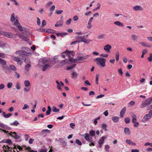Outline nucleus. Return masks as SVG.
Here are the masks:
<instances>
[{
    "label": "nucleus",
    "mask_w": 152,
    "mask_h": 152,
    "mask_svg": "<svg viewBox=\"0 0 152 152\" xmlns=\"http://www.w3.org/2000/svg\"><path fill=\"white\" fill-rule=\"evenodd\" d=\"M148 106V110H150L152 109V97H150L143 102L141 104L140 107L143 108Z\"/></svg>",
    "instance_id": "1"
},
{
    "label": "nucleus",
    "mask_w": 152,
    "mask_h": 152,
    "mask_svg": "<svg viewBox=\"0 0 152 152\" xmlns=\"http://www.w3.org/2000/svg\"><path fill=\"white\" fill-rule=\"evenodd\" d=\"M95 134V131L92 130L90 131L89 134L86 133L83 135L85 139L89 142H92L93 141L92 137L94 136Z\"/></svg>",
    "instance_id": "2"
},
{
    "label": "nucleus",
    "mask_w": 152,
    "mask_h": 152,
    "mask_svg": "<svg viewBox=\"0 0 152 152\" xmlns=\"http://www.w3.org/2000/svg\"><path fill=\"white\" fill-rule=\"evenodd\" d=\"M96 61L97 64L100 66L104 67L105 66L106 60L105 58H97L95 60Z\"/></svg>",
    "instance_id": "3"
},
{
    "label": "nucleus",
    "mask_w": 152,
    "mask_h": 152,
    "mask_svg": "<svg viewBox=\"0 0 152 152\" xmlns=\"http://www.w3.org/2000/svg\"><path fill=\"white\" fill-rule=\"evenodd\" d=\"M28 32L26 31H23L22 34H18L19 37L23 40L27 42L30 41L29 39L26 37Z\"/></svg>",
    "instance_id": "4"
},
{
    "label": "nucleus",
    "mask_w": 152,
    "mask_h": 152,
    "mask_svg": "<svg viewBox=\"0 0 152 152\" xmlns=\"http://www.w3.org/2000/svg\"><path fill=\"white\" fill-rule=\"evenodd\" d=\"M27 53L24 51H22V53L20 55V57L21 59L23 60L26 63L27 62L26 61H27L28 62L29 61V59L27 55Z\"/></svg>",
    "instance_id": "5"
},
{
    "label": "nucleus",
    "mask_w": 152,
    "mask_h": 152,
    "mask_svg": "<svg viewBox=\"0 0 152 152\" xmlns=\"http://www.w3.org/2000/svg\"><path fill=\"white\" fill-rule=\"evenodd\" d=\"M50 132V131L47 129H43L39 133V134L40 136L45 137H46L47 133Z\"/></svg>",
    "instance_id": "6"
},
{
    "label": "nucleus",
    "mask_w": 152,
    "mask_h": 152,
    "mask_svg": "<svg viewBox=\"0 0 152 152\" xmlns=\"http://www.w3.org/2000/svg\"><path fill=\"white\" fill-rule=\"evenodd\" d=\"M3 33V35L9 38H13L16 37V35L11 33L4 32Z\"/></svg>",
    "instance_id": "7"
},
{
    "label": "nucleus",
    "mask_w": 152,
    "mask_h": 152,
    "mask_svg": "<svg viewBox=\"0 0 152 152\" xmlns=\"http://www.w3.org/2000/svg\"><path fill=\"white\" fill-rule=\"evenodd\" d=\"M58 61V60L57 56H55L53 57L50 60V65L53 66Z\"/></svg>",
    "instance_id": "8"
},
{
    "label": "nucleus",
    "mask_w": 152,
    "mask_h": 152,
    "mask_svg": "<svg viewBox=\"0 0 152 152\" xmlns=\"http://www.w3.org/2000/svg\"><path fill=\"white\" fill-rule=\"evenodd\" d=\"M64 53H66V56H68L69 58L71 56V55L72 56H74L75 55V53L73 51H69L68 50H66Z\"/></svg>",
    "instance_id": "9"
},
{
    "label": "nucleus",
    "mask_w": 152,
    "mask_h": 152,
    "mask_svg": "<svg viewBox=\"0 0 152 152\" xmlns=\"http://www.w3.org/2000/svg\"><path fill=\"white\" fill-rule=\"evenodd\" d=\"M14 25L17 26V28L20 31H23V28L21 25L20 24L18 20H16L14 23Z\"/></svg>",
    "instance_id": "10"
},
{
    "label": "nucleus",
    "mask_w": 152,
    "mask_h": 152,
    "mask_svg": "<svg viewBox=\"0 0 152 152\" xmlns=\"http://www.w3.org/2000/svg\"><path fill=\"white\" fill-rule=\"evenodd\" d=\"M151 118V116L147 114L143 117L142 119V121L144 122H145L148 121Z\"/></svg>",
    "instance_id": "11"
},
{
    "label": "nucleus",
    "mask_w": 152,
    "mask_h": 152,
    "mask_svg": "<svg viewBox=\"0 0 152 152\" xmlns=\"http://www.w3.org/2000/svg\"><path fill=\"white\" fill-rule=\"evenodd\" d=\"M111 48L112 47L111 45L107 44L104 46V49L105 50L107 53H109L110 52V50Z\"/></svg>",
    "instance_id": "12"
},
{
    "label": "nucleus",
    "mask_w": 152,
    "mask_h": 152,
    "mask_svg": "<svg viewBox=\"0 0 152 152\" xmlns=\"http://www.w3.org/2000/svg\"><path fill=\"white\" fill-rule=\"evenodd\" d=\"M78 74L75 71H73L71 74V77L73 79L77 78L78 76Z\"/></svg>",
    "instance_id": "13"
},
{
    "label": "nucleus",
    "mask_w": 152,
    "mask_h": 152,
    "mask_svg": "<svg viewBox=\"0 0 152 152\" xmlns=\"http://www.w3.org/2000/svg\"><path fill=\"white\" fill-rule=\"evenodd\" d=\"M10 135L13 137L14 136V138L16 139H19L20 137V136L17 135V133L15 132H11L10 133Z\"/></svg>",
    "instance_id": "14"
},
{
    "label": "nucleus",
    "mask_w": 152,
    "mask_h": 152,
    "mask_svg": "<svg viewBox=\"0 0 152 152\" xmlns=\"http://www.w3.org/2000/svg\"><path fill=\"white\" fill-rule=\"evenodd\" d=\"M133 9L135 11L140 10H143L142 7L140 5H137L133 7Z\"/></svg>",
    "instance_id": "15"
},
{
    "label": "nucleus",
    "mask_w": 152,
    "mask_h": 152,
    "mask_svg": "<svg viewBox=\"0 0 152 152\" xmlns=\"http://www.w3.org/2000/svg\"><path fill=\"white\" fill-rule=\"evenodd\" d=\"M13 60L14 61L18 62V64H19L20 65H21L22 64L23 61L20 60L19 58L14 57L13 58Z\"/></svg>",
    "instance_id": "16"
},
{
    "label": "nucleus",
    "mask_w": 152,
    "mask_h": 152,
    "mask_svg": "<svg viewBox=\"0 0 152 152\" xmlns=\"http://www.w3.org/2000/svg\"><path fill=\"white\" fill-rule=\"evenodd\" d=\"M126 107H124L121 110L120 113V117L122 118L123 117L125 113L126 110Z\"/></svg>",
    "instance_id": "17"
},
{
    "label": "nucleus",
    "mask_w": 152,
    "mask_h": 152,
    "mask_svg": "<svg viewBox=\"0 0 152 152\" xmlns=\"http://www.w3.org/2000/svg\"><path fill=\"white\" fill-rule=\"evenodd\" d=\"M88 56H78L77 57V59L78 60L83 61L87 59Z\"/></svg>",
    "instance_id": "18"
},
{
    "label": "nucleus",
    "mask_w": 152,
    "mask_h": 152,
    "mask_svg": "<svg viewBox=\"0 0 152 152\" xmlns=\"http://www.w3.org/2000/svg\"><path fill=\"white\" fill-rule=\"evenodd\" d=\"M31 67V65L30 64H27L25 66V69L26 71V73L27 74V73H28V72Z\"/></svg>",
    "instance_id": "19"
},
{
    "label": "nucleus",
    "mask_w": 152,
    "mask_h": 152,
    "mask_svg": "<svg viewBox=\"0 0 152 152\" xmlns=\"http://www.w3.org/2000/svg\"><path fill=\"white\" fill-rule=\"evenodd\" d=\"M63 23L62 20L57 21L55 25V27H58L61 26L63 25Z\"/></svg>",
    "instance_id": "20"
},
{
    "label": "nucleus",
    "mask_w": 152,
    "mask_h": 152,
    "mask_svg": "<svg viewBox=\"0 0 152 152\" xmlns=\"http://www.w3.org/2000/svg\"><path fill=\"white\" fill-rule=\"evenodd\" d=\"M52 66V65L50 64H47L43 66L42 69V71H45L47 68L49 67L50 68Z\"/></svg>",
    "instance_id": "21"
},
{
    "label": "nucleus",
    "mask_w": 152,
    "mask_h": 152,
    "mask_svg": "<svg viewBox=\"0 0 152 152\" xmlns=\"http://www.w3.org/2000/svg\"><path fill=\"white\" fill-rule=\"evenodd\" d=\"M114 23L119 26L123 27L124 26L123 24L119 21H115L114 22Z\"/></svg>",
    "instance_id": "22"
},
{
    "label": "nucleus",
    "mask_w": 152,
    "mask_h": 152,
    "mask_svg": "<svg viewBox=\"0 0 152 152\" xmlns=\"http://www.w3.org/2000/svg\"><path fill=\"white\" fill-rule=\"evenodd\" d=\"M111 119L115 123H117L119 121V118L117 116H114Z\"/></svg>",
    "instance_id": "23"
},
{
    "label": "nucleus",
    "mask_w": 152,
    "mask_h": 152,
    "mask_svg": "<svg viewBox=\"0 0 152 152\" xmlns=\"http://www.w3.org/2000/svg\"><path fill=\"white\" fill-rule=\"evenodd\" d=\"M24 84L25 86L26 87L28 88L29 87L30 83V82L28 80H26L24 82Z\"/></svg>",
    "instance_id": "24"
},
{
    "label": "nucleus",
    "mask_w": 152,
    "mask_h": 152,
    "mask_svg": "<svg viewBox=\"0 0 152 152\" xmlns=\"http://www.w3.org/2000/svg\"><path fill=\"white\" fill-rule=\"evenodd\" d=\"M106 138L105 136L102 137L99 140L98 143L99 144H102L104 143V140Z\"/></svg>",
    "instance_id": "25"
},
{
    "label": "nucleus",
    "mask_w": 152,
    "mask_h": 152,
    "mask_svg": "<svg viewBox=\"0 0 152 152\" xmlns=\"http://www.w3.org/2000/svg\"><path fill=\"white\" fill-rule=\"evenodd\" d=\"M124 132L126 134H130L129 129L128 127H125L124 129Z\"/></svg>",
    "instance_id": "26"
},
{
    "label": "nucleus",
    "mask_w": 152,
    "mask_h": 152,
    "mask_svg": "<svg viewBox=\"0 0 152 152\" xmlns=\"http://www.w3.org/2000/svg\"><path fill=\"white\" fill-rule=\"evenodd\" d=\"M19 124V123L16 120L15 121L13 122L10 123V125L12 126H17Z\"/></svg>",
    "instance_id": "27"
},
{
    "label": "nucleus",
    "mask_w": 152,
    "mask_h": 152,
    "mask_svg": "<svg viewBox=\"0 0 152 152\" xmlns=\"http://www.w3.org/2000/svg\"><path fill=\"white\" fill-rule=\"evenodd\" d=\"M87 40L84 37H81V41H78V42H82L85 43H88L91 40H89L88 42H87Z\"/></svg>",
    "instance_id": "28"
},
{
    "label": "nucleus",
    "mask_w": 152,
    "mask_h": 152,
    "mask_svg": "<svg viewBox=\"0 0 152 152\" xmlns=\"http://www.w3.org/2000/svg\"><path fill=\"white\" fill-rule=\"evenodd\" d=\"M78 60L77 59V57L76 58L73 59L72 58H71L69 59V61L71 62L72 63H76L77 62V61Z\"/></svg>",
    "instance_id": "29"
},
{
    "label": "nucleus",
    "mask_w": 152,
    "mask_h": 152,
    "mask_svg": "<svg viewBox=\"0 0 152 152\" xmlns=\"http://www.w3.org/2000/svg\"><path fill=\"white\" fill-rule=\"evenodd\" d=\"M101 128L105 131H107V125L105 124H102L101 125Z\"/></svg>",
    "instance_id": "30"
},
{
    "label": "nucleus",
    "mask_w": 152,
    "mask_h": 152,
    "mask_svg": "<svg viewBox=\"0 0 152 152\" xmlns=\"http://www.w3.org/2000/svg\"><path fill=\"white\" fill-rule=\"evenodd\" d=\"M39 61L40 62L43 64H45L47 61L45 58H43L42 59H40Z\"/></svg>",
    "instance_id": "31"
},
{
    "label": "nucleus",
    "mask_w": 152,
    "mask_h": 152,
    "mask_svg": "<svg viewBox=\"0 0 152 152\" xmlns=\"http://www.w3.org/2000/svg\"><path fill=\"white\" fill-rule=\"evenodd\" d=\"M52 111L55 113H57L59 112L60 110L59 109L53 106L52 107Z\"/></svg>",
    "instance_id": "32"
},
{
    "label": "nucleus",
    "mask_w": 152,
    "mask_h": 152,
    "mask_svg": "<svg viewBox=\"0 0 152 152\" xmlns=\"http://www.w3.org/2000/svg\"><path fill=\"white\" fill-rule=\"evenodd\" d=\"M76 66V64H72L70 66L67 67L66 68L67 70H69L71 69H73L74 67H75Z\"/></svg>",
    "instance_id": "33"
},
{
    "label": "nucleus",
    "mask_w": 152,
    "mask_h": 152,
    "mask_svg": "<svg viewBox=\"0 0 152 152\" xmlns=\"http://www.w3.org/2000/svg\"><path fill=\"white\" fill-rule=\"evenodd\" d=\"M66 59H65L61 61L59 63L60 65L61 66H63L65 65L66 63Z\"/></svg>",
    "instance_id": "34"
},
{
    "label": "nucleus",
    "mask_w": 152,
    "mask_h": 152,
    "mask_svg": "<svg viewBox=\"0 0 152 152\" xmlns=\"http://www.w3.org/2000/svg\"><path fill=\"white\" fill-rule=\"evenodd\" d=\"M0 63L1 64L3 65H7V63L6 61L1 58L0 60Z\"/></svg>",
    "instance_id": "35"
},
{
    "label": "nucleus",
    "mask_w": 152,
    "mask_h": 152,
    "mask_svg": "<svg viewBox=\"0 0 152 152\" xmlns=\"http://www.w3.org/2000/svg\"><path fill=\"white\" fill-rule=\"evenodd\" d=\"M15 14L14 13H13L12 14L11 18L10 19V21L12 22L15 21Z\"/></svg>",
    "instance_id": "36"
},
{
    "label": "nucleus",
    "mask_w": 152,
    "mask_h": 152,
    "mask_svg": "<svg viewBox=\"0 0 152 152\" xmlns=\"http://www.w3.org/2000/svg\"><path fill=\"white\" fill-rule=\"evenodd\" d=\"M116 61H118L119 59V53L118 52H117L115 54Z\"/></svg>",
    "instance_id": "37"
},
{
    "label": "nucleus",
    "mask_w": 152,
    "mask_h": 152,
    "mask_svg": "<svg viewBox=\"0 0 152 152\" xmlns=\"http://www.w3.org/2000/svg\"><path fill=\"white\" fill-rule=\"evenodd\" d=\"M10 69L12 71H15L16 70V67L14 65H11L10 66Z\"/></svg>",
    "instance_id": "38"
},
{
    "label": "nucleus",
    "mask_w": 152,
    "mask_h": 152,
    "mask_svg": "<svg viewBox=\"0 0 152 152\" xmlns=\"http://www.w3.org/2000/svg\"><path fill=\"white\" fill-rule=\"evenodd\" d=\"M132 37V38L134 40H137L138 38L137 36H136L135 34H133L131 35Z\"/></svg>",
    "instance_id": "39"
},
{
    "label": "nucleus",
    "mask_w": 152,
    "mask_h": 152,
    "mask_svg": "<svg viewBox=\"0 0 152 152\" xmlns=\"http://www.w3.org/2000/svg\"><path fill=\"white\" fill-rule=\"evenodd\" d=\"M48 33H56V31L55 30H52L50 29H48Z\"/></svg>",
    "instance_id": "40"
},
{
    "label": "nucleus",
    "mask_w": 152,
    "mask_h": 152,
    "mask_svg": "<svg viewBox=\"0 0 152 152\" xmlns=\"http://www.w3.org/2000/svg\"><path fill=\"white\" fill-rule=\"evenodd\" d=\"M55 5H53L50 7L49 9V10L50 11H53L55 10Z\"/></svg>",
    "instance_id": "41"
},
{
    "label": "nucleus",
    "mask_w": 152,
    "mask_h": 152,
    "mask_svg": "<svg viewBox=\"0 0 152 152\" xmlns=\"http://www.w3.org/2000/svg\"><path fill=\"white\" fill-rule=\"evenodd\" d=\"M124 121L125 123L126 124H128L130 122V119L129 118H126L124 119Z\"/></svg>",
    "instance_id": "42"
},
{
    "label": "nucleus",
    "mask_w": 152,
    "mask_h": 152,
    "mask_svg": "<svg viewBox=\"0 0 152 152\" xmlns=\"http://www.w3.org/2000/svg\"><path fill=\"white\" fill-rule=\"evenodd\" d=\"M148 59L150 62L152 61V53L150 54L148 58Z\"/></svg>",
    "instance_id": "43"
},
{
    "label": "nucleus",
    "mask_w": 152,
    "mask_h": 152,
    "mask_svg": "<svg viewBox=\"0 0 152 152\" xmlns=\"http://www.w3.org/2000/svg\"><path fill=\"white\" fill-rule=\"evenodd\" d=\"M6 143L9 144H12V141L10 139H7L6 140Z\"/></svg>",
    "instance_id": "44"
},
{
    "label": "nucleus",
    "mask_w": 152,
    "mask_h": 152,
    "mask_svg": "<svg viewBox=\"0 0 152 152\" xmlns=\"http://www.w3.org/2000/svg\"><path fill=\"white\" fill-rule=\"evenodd\" d=\"M29 108V107L28 105L27 104H25L24 105L23 107L22 108L23 110H25L26 109H28Z\"/></svg>",
    "instance_id": "45"
},
{
    "label": "nucleus",
    "mask_w": 152,
    "mask_h": 152,
    "mask_svg": "<svg viewBox=\"0 0 152 152\" xmlns=\"http://www.w3.org/2000/svg\"><path fill=\"white\" fill-rule=\"evenodd\" d=\"M105 36V35L104 34H102L101 35H99V36L98 37V38L99 39H102L104 38V36Z\"/></svg>",
    "instance_id": "46"
},
{
    "label": "nucleus",
    "mask_w": 152,
    "mask_h": 152,
    "mask_svg": "<svg viewBox=\"0 0 152 152\" xmlns=\"http://www.w3.org/2000/svg\"><path fill=\"white\" fill-rule=\"evenodd\" d=\"M75 142L79 145H80L82 144V143L78 139H76L75 140Z\"/></svg>",
    "instance_id": "47"
},
{
    "label": "nucleus",
    "mask_w": 152,
    "mask_h": 152,
    "mask_svg": "<svg viewBox=\"0 0 152 152\" xmlns=\"http://www.w3.org/2000/svg\"><path fill=\"white\" fill-rule=\"evenodd\" d=\"M46 25V22L45 20H43L42 22V25L41 26L42 27H44Z\"/></svg>",
    "instance_id": "48"
},
{
    "label": "nucleus",
    "mask_w": 152,
    "mask_h": 152,
    "mask_svg": "<svg viewBox=\"0 0 152 152\" xmlns=\"http://www.w3.org/2000/svg\"><path fill=\"white\" fill-rule=\"evenodd\" d=\"M12 115V114L11 113H9L7 114L6 115H4V118H7L11 116Z\"/></svg>",
    "instance_id": "49"
},
{
    "label": "nucleus",
    "mask_w": 152,
    "mask_h": 152,
    "mask_svg": "<svg viewBox=\"0 0 152 152\" xmlns=\"http://www.w3.org/2000/svg\"><path fill=\"white\" fill-rule=\"evenodd\" d=\"M23 50H18L15 53L16 54H19V56H20V54H21L22 53V51Z\"/></svg>",
    "instance_id": "50"
},
{
    "label": "nucleus",
    "mask_w": 152,
    "mask_h": 152,
    "mask_svg": "<svg viewBox=\"0 0 152 152\" xmlns=\"http://www.w3.org/2000/svg\"><path fill=\"white\" fill-rule=\"evenodd\" d=\"M130 114L131 116L133 118H136V115L133 113L131 112L130 113Z\"/></svg>",
    "instance_id": "51"
},
{
    "label": "nucleus",
    "mask_w": 152,
    "mask_h": 152,
    "mask_svg": "<svg viewBox=\"0 0 152 152\" xmlns=\"http://www.w3.org/2000/svg\"><path fill=\"white\" fill-rule=\"evenodd\" d=\"M72 19L71 18L69 19L68 20L66 21V25H69L72 21Z\"/></svg>",
    "instance_id": "52"
},
{
    "label": "nucleus",
    "mask_w": 152,
    "mask_h": 152,
    "mask_svg": "<svg viewBox=\"0 0 152 152\" xmlns=\"http://www.w3.org/2000/svg\"><path fill=\"white\" fill-rule=\"evenodd\" d=\"M63 12L62 10H57L56 12V13L58 15H59L61 14Z\"/></svg>",
    "instance_id": "53"
},
{
    "label": "nucleus",
    "mask_w": 152,
    "mask_h": 152,
    "mask_svg": "<svg viewBox=\"0 0 152 152\" xmlns=\"http://www.w3.org/2000/svg\"><path fill=\"white\" fill-rule=\"evenodd\" d=\"M15 75H14L15 77H17V78H19L20 77L19 74L17 73L16 72H15Z\"/></svg>",
    "instance_id": "54"
},
{
    "label": "nucleus",
    "mask_w": 152,
    "mask_h": 152,
    "mask_svg": "<svg viewBox=\"0 0 152 152\" xmlns=\"http://www.w3.org/2000/svg\"><path fill=\"white\" fill-rule=\"evenodd\" d=\"M12 83H9L7 84V86L8 88H10L12 86Z\"/></svg>",
    "instance_id": "55"
},
{
    "label": "nucleus",
    "mask_w": 152,
    "mask_h": 152,
    "mask_svg": "<svg viewBox=\"0 0 152 152\" xmlns=\"http://www.w3.org/2000/svg\"><path fill=\"white\" fill-rule=\"evenodd\" d=\"M75 126V124L74 123H71L70 124V127L73 129L74 128Z\"/></svg>",
    "instance_id": "56"
},
{
    "label": "nucleus",
    "mask_w": 152,
    "mask_h": 152,
    "mask_svg": "<svg viewBox=\"0 0 152 152\" xmlns=\"http://www.w3.org/2000/svg\"><path fill=\"white\" fill-rule=\"evenodd\" d=\"M66 56V53H64V52L62 53L60 55V56L64 58H65Z\"/></svg>",
    "instance_id": "57"
},
{
    "label": "nucleus",
    "mask_w": 152,
    "mask_h": 152,
    "mask_svg": "<svg viewBox=\"0 0 152 152\" xmlns=\"http://www.w3.org/2000/svg\"><path fill=\"white\" fill-rule=\"evenodd\" d=\"M24 90L25 91L28 92L30 91V88L29 87L28 88L26 87L24 88Z\"/></svg>",
    "instance_id": "58"
},
{
    "label": "nucleus",
    "mask_w": 152,
    "mask_h": 152,
    "mask_svg": "<svg viewBox=\"0 0 152 152\" xmlns=\"http://www.w3.org/2000/svg\"><path fill=\"white\" fill-rule=\"evenodd\" d=\"M93 19H94V18L93 17H91L90 18L88 22V24H90L91 23Z\"/></svg>",
    "instance_id": "59"
},
{
    "label": "nucleus",
    "mask_w": 152,
    "mask_h": 152,
    "mask_svg": "<svg viewBox=\"0 0 152 152\" xmlns=\"http://www.w3.org/2000/svg\"><path fill=\"white\" fill-rule=\"evenodd\" d=\"M139 44H141L144 47L146 46L147 44L144 42H140Z\"/></svg>",
    "instance_id": "60"
},
{
    "label": "nucleus",
    "mask_w": 152,
    "mask_h": 152,
    "mask_svg": "<svg viewBox=\"0 0 152 152\" xmlns=\"http://www.w3.org/2000/svg\"><path fill=\"white\" fill-rule=\"evenodd\" d=\"M145 146L149 145L150 146L152 147V143L147 142L145 144Z\"/></svg>",
    "instance_id": "61"
},
{
    "label": "nucleus",
    "mask_w": 152,
    "mask_h": 152,
    "mask_svg": "<svg viewBox=\"0 0 152 152\" xmlns=\"http://www.w3.org/2000/svg\"><path fill=\"white\" fill-rule=\"evenodd\" d=\"M104 96V95L103 94H101V95H98V96H97L96 97V99H99V98H101L102 97H103Z\"/></svg>",
    "instance_id": "62"
},
{
    "label": "nucleus",
    "mask_w": 152,
    "mask_h": 152,
    "mask_svg": "<svg viewBox=\"0 0 152 152\" xmlns=\"http://www.w3.org/2000/svg\"><path fill=\"white\" fill-rule=\"evenodd\" d=\"M118 72L119 74L121 75H122L123 74V72L122 71V70L121 69H120L118 70Z\"/></svg>",
    "instance_id": "63"
},
{
    "label": "nucleus",
    "mask_w": 152,
    "mask_h": 152,
    "mask_svg": "<svg viewBox=\"0 0 152 152\" xmlns=\"http://www.w3.org/2000/svg\"><path fill=\"white\" fill-rule=\"evenodd\" d=\"M126 142L127 144L129 145H131L132 142L130 140H126Z\"/></svg>",
    "instance_id": "64"
}]
</instances>
